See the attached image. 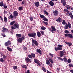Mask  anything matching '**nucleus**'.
<instances>
[{
	"label": "nucleus",
	"mask_w": 73,
	"mask_h": 73,
	"mask_svg": "<svg viewBox=\"0 0 73 73\" xmlns=\"http://www.w3.org/2000/svg\"><path fill=\"white\" fill-rule=\"evenodd\" d=\"M36 64L39 66H41V64L39 63V62L37 63Z\"/></svg>",
	"instance_id": "obj_61"
},
{
	"label": "nucleus",
	"mask_w": 73,
	"mask_h": 73,
	"mask_svg": "<svg viewBox=\"0 0 73 73\" xmlns=\"http://www.w3.org/2000/svg\"><path fill=\"white\" fill-rule=\"evenodd\" d=\"M64 61L65 62H67V59L66 58H63Z\"/></svg>",
	"instance_id": "obj_36"
},
{
	"label": "nucleus",
	"mask_w": 73,
	"mask_h": 73,
	"mask_svg": "<svg viewBox=\"0 0 73 73\" xmlns=\"http://www.w3.org/2000/svg\"><path fill=\"white\" fill-rule=\"evenodd\" d=\"M68 26L69 28H70L72 27V26H71V24H70V23L69 22H68L67 25Z\"/></svg>",
	"instance_id": "obj_21"
},
{
	"label": "nucleus",
	"mask_w": 73,
	"mask_h": 73,
	"mask_svg": "<svg viewBox=\"0 0 73 73\" xmlns=\"http://www.w3.org/2000/svg\"><path fill=\"white\" fill-rule=\"evenodd\" d=\"M48 60L51 63H53V60L52 59V58L50 57H49L48 58Z\"/></svg>",
	"instance_id": "obj_14"
},
{
	"label": "nucleus",
	"mask_w": 73,
	"mask_h": 73,
	"mask_svg": "<svg viewBox=\"0 0 73 73\" xmlns=\"http://www.w3.org/2000/svg\"><path fill=\"white\" fill-rule=\"evenodd\" d=\"M23 7H19V11H21V10H22V9H23Z\"/></svg>",
	"instance_id": "obj_43"
},
{
	"label": "nucleus",
	"mask_w": 73,
	"mask_h": 73,
	"mask_svg": "<svg viewBox=\"0 0 73 73\" xmlns=\"http://www.w3.org/2000/svg\"><path fill=\"white\" fill-rule=\"evenodd\" d=\"M2 56H3V58H6V57H7V56H5V55H3Z\"/></svg>",
	"instance_id": "obj_62"
},
{
	"label": "nucleus",
	"mask_w": 73,
	"mask_h": 73,
	"mask_svg": "<svg viewBox=\"0 0 73 73\" xmlns=\"http://www.w3.org/2000/svg\"><path fill=\"white\" fill-rule=\"evenodd\" d=\"M4 59H3V58H1L0 59V61H1V62H4Z\"/></svg>",
	"instance_id": "obj_47"
},
{
	"label": "nucleus",
	"mask_w": 73,
	"mask_h": 73,
	"mask_svg": "<svg viewBox=\"0 0 73 73\" xmlns=\"http://www.w3.org/2000/svg\"><path fill=\"white\" fill-rule=\"evenodd\" d=\"M54 15L55 16H57L58 15V12L57 10H55L53 12Z\"/></svg>",
	"instance_id": "obj_5"
},
{
	"label": "nucleus",
	"mask_w": 73,
	"mask_h": 73,
	"mask_svg": "<svg viewBox=\"0 0 73 73\" xmlns=\"http://www.w3.org/2000/svg\"><path fill=\"white\" fill-rule=\"evenodd\" d=\"M31 56L32 57V58L33 57V58H34L35 57V54L32 53L31 54Z\"/></svg>",
	"instance_id": "obj_32"
},
{
	"label": "nucleus",
	"mask_w": 73,
	"mask_h": 73,
	"mask_svg": "<svg viewBox=\"0 0 73 73\" xmlns=\"http://www.w3.org/2000/svg\"><path fill=\"white\" fill-rule=\"evenodd\" d=\"M1 54L2 56L4 55V54H3V52H1Z\"/></svg>",
	"instance_id": "obj_63"
},
{
	"label": "nucleus",
	"mask_w": 73,
	"mask_h": 73,
	"mask_svg": "<svg viewBox=\"0 0 73 73\" xmlns=\"http://www.w3.org/2000/svg\"><path fill=\"white\" fill-rule=\"evenodd\" d=\"M71 62V60H70V58H69L67 62L68 63H70Z\"/></svg>",
	"instance_id": "obj_44"
},
{
	"label": "nucleus",
	"mask_w": 73,
	"mask_h": 73,
	"mask_svg": "<svg viewBox=\"0 0 73 73\" xmlns=\"http://www.w3.org/2000/svg\"><path fill=\"white\" fill-rule=\"evenodd\" d=\"M2 32H3V33H4V32H9L8 29L5 28V27H3V30H2Z\"/></svg>",
	"instance_id": "obj_6"
},
{
	"label": "nucleus",
	"mask_w": 73,
	"mask_h": 73,
	"mask_svg": "<svg viewBox=\"0 0 73 73\" xmlns=\"http://www.w3.org/2000/svg\"><path fill=\"white\" fill-rule=\"evenodd\" d=\"M17 69V66H14L13 67V69H14V70H16Z\"/></svg>",
	"instance_id": "obj_38"
},
{
	"label": "nucleus",
	"mask_w": 73,
	"mask_h": 73,
	"mask_svg": "<svg viewBox=\"0 0 73 73\" xmlns=\"http://www.w3.org/2000/svg\"><path fill=\"white\" fill-rule=\"evenodd\" d=\"M64 11H65V12H66L68 13H69V11H68V9H64Z\"/></svg>",
	"instance_id": "obj_49"
},
{
	"label": "nucleus",
	"mask_w": 73,
	"mask_h": 73,
	"mask_svg": "<svg viewBox=\"0 0 73 73\" xmlns=\"http://www.w3.org/2000/svg\"><path fill=\"white\" fill-rule=\"evenodd\" d=\"M49 3L51 6H53L54 5V3L52 1H50Z\"/></svg>",
	"instance_id": "obj_15"
},
{
	"label": "nucleus",
	"mask_w": 73,
	"mask_h": 73,
	"mask_svg": "<svg viewBox=\"0 0 73 73\" xmlns=\"http://www.w3.org/2000/svg\"><path fill=\"white\" fill-rule=\"evenodd\" d=\"M18 15V13L17 11H14L13 12V16L14 17H16Z\"/></svg>",
	"instance_id": "obj_11"
},
{
	"label": "nucleus",
	"mask_w": 73,
	"mask_h": 73,
	"mask_svg": "<svg viewBox=\"0 0 73 73\" xmlns=\"http://www.w3.org/2000/svg\"><path fill=\"white\" fill-rule=\"evenodd\" d=\"M68 28L69 27L67 26V25H65V26L64 27V29H68Z\"/></svg>",
	"instance_id": "obj_41"
},
{
	"label": "nucleus",
	"mask_w": 73,
	"mask_h": 73,
	"mask_svg": "<svg viewBox=\"0 0 73 73\" xmlns=\"http://www.w3.org/2000/svg\"><path fill=\"white\" fill-rule=\"evenodd\" d=\"M39 61L37 60L36 59H34V62L35 63H36L37 64V63L38 62H39Z\"/></svg>",
	"instance_id": "obj_31"
},
{
	"label": "nucleus",
	"mask_w": 73,
	"mask_h": 73,
	"mask_svg": "<svg viewBox=\"0 0 73 73\" xmlns=\"http://www.w3.org/2000/svg\"><path fill=\"white\" fill-rule=\"evenodd\" d=\"M9 17H10L11 19H12V18H13V15H12V14H11L9 16Z\"/></svg>",
	"instance_id": "obj_56"
},
{
	"label": "nucleus",
	"mask_w": 73,
	"mask_h": 73,
	"mask_svg": "<svg viewBox=\"0 0 73 73\" xmlns=\"http://www.w3.org/2000/svg\"><path fill=\"white\" fill-rule=\"evenodd\" d=\"M65 43L66 44H67L68 46H71L72 45V43L69 42H65Z\"/></svg>",
	"instance_id": "obj_9"
},
{
	"label": "nucleus",
	"mask_w": 73,
	"mask_h": 73,
	"mask_svg": "<svg viewBox=\"0 0 73 73\" xmlns=\"http://www.w3.org/2000/svg\"><path fill=\"white\" fill-rule=\"evenodd\" d=\"M65 36L66 37H69L70 38H73V35L71 34H65Z\"/></svg>",
	"instance_id": "obj_4"
},
{
	"label": "nucleus",
	"mask_w": 73,
	"mask_h": 73,
	"mask_svg": "<svg viewBox=\"0 0 73 73\" xmlns=\"http://www.w3.org/2000/svg\"><path fill=\"white\" fill-rule=\"evenodd\" d=\"M42 69L43 70L44 72H46V70L45 69V68L44 67H42Z\"/></svg>",
	"instance_id": "obj_54"
},
{
	"label": "nucleus",
	"mask_w": 73,
	"mask_h": 73,
	"mask_svg": "<svg viewBox=\"0 0 73 73\" xmlns=\"http://www.w3.org/2000/svg\"><path fill=\"white\" fill-rule=\"evenodd\" d=\"M25 61L27 62H30L31 61V59H29L28 58H26L25 59Z\"/></svg>",
	"instance_id": "obj_17"
},
{
	"label": "nucleus",
	"mask_w": 73,
	"mask_h": 73,
	"mask_svg": "<svg viewBox=\"0 0 73 73\" xmlns=\"http://www.w3.org/2000/svg\"><path fill=\"white\" fill-rule=\"evenodd\" d=\"M17 41L19 42H23V38H19V39H17Z\"/></svg>",
	"instance_id": "obj_12"
},
{
	"label": "nucleus",
	"mask_w": 73,
	"mask_h": 73,
	"mask_svg": "<svg viewBox=\"0 0 73 73\" xmlns=\"http://www.w3.org/2000/svg\"><path fill=\"white\" fill-rule=\"evenodd\" d=\"M40 33H41L42 35H44V31H40Z\"/></svg>",
	"instance_id": "obj_51"
},
{
	"label": "nucleus",
	"mask_w": 73,
	"mask_h": 73,
	"mask_svg": "<svg viewBox=\"0 0 73 73\" xmlns=\"http://www.w3.org/2000/svg\"><path fill=\"white\" fill-rule=\"evenodd\" d=\"M62 24L64 25H65L66 24V22H65V20H62Z\"/></svg>",
	"instance_id": "obj_26"
},
{
	"label": "nucleus",
	"mask_w": 73,
	"mask_h": 73,
	"mask_svg": "<svg viewBox=\"0 0 73 73\" xmlns=\"http://www.w3.org/2000/svg\"><path fill=\"white\" fill-rule=\"evenodd\" d=\"M43 23H44V24H45L46 25H48V23L47 22L43 21Z\"/></svg>",
	"instance_id": "obj_40"
},
{
	"label": "nucleus",
	"mask_w": 73,
	"mask_h": 73,
	"mask_svg": "<svg viewBox=\"0 0 73 73\" xmlns=\"http://www.w3.org/2000/svg\"><path fill=\"white\" fill-rule=\"evenodd\" d=\"M64 32L66 33H69V31L68 30H65L64 31Z\"/></svg>",
	"instance_id": "obj_50"
},
{
	"label": "nucleus",
	"mask_w": 73,
	"mask_h": 73,
	"mask_svg": "<svg viewBox=\"0 0 73 73\" xmlns=\"http://www.w3.org/2000/svg\"><path fill=\"white\" fill-rule=\"evenodd\" d=\"M28 35L29 37H35L36 36V33H29L28 34Z\"/></svg>",
	"instance_id": "obj_3"
},
{
	"label": "nucleus",
	"mask_w": 73,
	"mask_h": 73,
	"mask_svg": "<svg viewBox=\"0 0 73 73\" xmlns=\"http://www.w3.org/2000/svg\"><path fill=\"white\" fill-rule=\"evenodd\" d=\"M7 43L8 44V45H10L11 44V41H8L7 42Z\"/></svg>",
	"instance_id": "obj_53"
},
{
	"label": "nucleus",
	"mask_w": 73,
	"mask_h": 73,
	"mask_svg": "<svg viewBox=\"0 0 73 73\" xmlns=\"http://www.w3.org/2000/svg\"><path fill=\"white\" fill-rule=\"evenodd\" d=\"M37 35L38 36V37H40V36H41V33L40 32L38 31L37 33Z\"/></svg>",
	"instance_id": "obj_18"
},
{
	"label": "nucleus",
	"mask_w": 73,
	"mask_h": 73,
	"mask_svg": "<svg viewBox=\"0 0 73 73\" xmlns=\"http://www.w3.org/2000/svg\"><path fill=\"white\" fill-rule=\"evenodd\" d=\"M69 16L72 19H73V16L72 14L71 13H70L69 14Z\"/></svg>",
	"instance_id": "obj_22"
},
{
	"label": "nucleus",
	"mask_w": 73,
	"mask_h": 73,
	"mask_svg": "<svg viewBox=\"0 0 73 73\" xmlns=\"http://www.w3.org/2000/svg\"><path fill=\"white\" fill-rule=\"evenodd\" d=\"M1 35L2 36H3V37H5V34H4L3 33V34H1Z\"/></svg>",
	"instance_id": "obj_57"
},
{
	"label": "nucleus",
	"mask_w": 73,
	"mask_h": 73,
	"mask_svg": "<svg viewBox=\"0 0 73 73\" xmlns=\"http://www.w3.org/2000/svg\"><path fill=\"white\" fill-rule=\"evenodd\" d=\"M23 49L25 50H27V48L25 47H23Z\"/></svg>",
	"instance_id": "obj_59"
},
{
	"label": "nucleus",
	"mask_w": 73,
	"mask_h": 73,
	"mask_svg": "<svg viewBox=\"0 0 73 73\" xmlns=\"http://www.w3.org/2000/svg\"><path fill=\"white\" fill-rule=\"evenodd\" d=\"M58 50H62V45H60L59 44L58 45Z\"/></svg>",
	"instance_id": "obj_7"
},
{
	"label": "nucleus",
	"mask_w": 73,
	"mask_h": 73,
	"mask_svg": "<svg viewBox=\"0 0 73 73\" xmlns=\"http://www.w3.org/2000/svg\"><path fill=\"white\" fill-rule=\"evenodd\" d=\"M7 49L9 51H10V52H12V50L9 47H7Z\"/></svg>",
	"instance_id": "obj_23"
},
{
	"label": "nucleus",
	"mask_w": 73,
	"mask_h": 73,
	"mask_svg": "<svg viewBox=\"0 0 73 73\" xmlns=\"http://www.w3.org/2000/svg\"><path fill=\"white\" fill-rule=\"evenodd\" d=\"M36 52L39 53H41V50L39 49H37Z\"/></svg>",
	"instance_id": "obj_34"
},
{
	"label": "nucleus",
	"mask_w": 73,
	"mask_h": 73,
	"mask_svg": "<svg viewBox=\"0 0 73 73\" xmlns=\"http://www.w3.org/2000/svg\"><path fill=\"white\" fill-rule=\"evenodd\" d=\"M3 7L5 9H6L7 8V6L6 4H3Z\"/></svg>",
	"instance_id": "obj_37"
},
{
	"label": "nucleus",
	"mask_w": 73,
	"mask_h": 73,
	"mask_svg": "<svg viewBox=\"0 0 73 73\" xmlns=\"http://www.w3.org/2000/svg\"><path fill=\"white\" fill-rule=\"evenodd\" d=\"M56 21L58 23H61L62 21V19L61 18L59 17L56 19Z\"/></svg>",
	"instance_id": "obj_10"
},
{
	"label": "nucleus",
	"mask_w": 73,
	"mask_h": 73,
	"mask_svg": "<svg viewBox=\"0 0 73 73\" xmlns=\"http://www.w3.org/2000/svg\"><path fill=\"white\" fill-rule=\"evenodd\" d=\"M51 28L52 29V30L53 32H55L56 31V28L53 26H51Z\"/></svg>",
	"instance_id": "obj_20"
},
{
	"label": "nucleus",
	"mask_w": 73,
	"mask_h": 73,
	"mask_svg": "<svg viewBox=\"0 0 73 73\" xmlns=\"http://www.w3.org/2000/svg\"><path fill=\"white\" fill-rule=\"evenodd\" d=\"M55 50H56V51H57V50H58V47L57 48V47L55 48Z\"/></svg>",
	"instance_id": "obj_64"
},
{
	"label": "nucleus",
	"mask_w": 73,
	"mask_h": 73,
	"mask_svg": "<svg viewBox=\"0 0 73 73\" xmlns=\"http://www.w3.org/2000/svg\"><path fill=\"white\" fill-rule=\"evenodd\" d=\"M4 20L5 23H7L8 21V20L7 19V18L5 16H4Z\"/></svg>",
	"instance_id": "obj_19"
},
{
	"label": "nucleus",
	"mask_w": 73,
	"mask_h": 73,
	"mask_svg": "<svg viewBox=\"0 0 73 73\" xmlns=\"http://www.w3.org/2000/svg\"><path fill=\"white\" fill-rule=\"evenodd\" d=\"M61 2L63 4L64 6H65L66 4V3L65 2V1L64 0H61Z\"/></svg>",
	"instance_id": "obj_13"
},
{
	"label": "nucleus",
	"mask_w": 73,
	"mask_h": 73,
	"mask_svg": "<svg viewBox=\"0 0 73 73\" xmlns=\"http://www.w3.org/2000/svg\"><path fill=\"white\" fill-rule=\"evenodd\" d=\"M50 56L51 57H53V54L50 53H49V54Z\"/></svg>",
	"instance_id": "obj_55"
},
{
	"label": "nucleus",
	"mask_w": 73,
	"mask_h": 73,
	"mask_svg": "<svg viewBox=\"0 0 73 73\" xmlns=\"http://www.w3.org/2000/svg\"><path fill=\"white\" fill-rule=\"evenodd\" d=\"M64 51H60V56L62 57L64 56Z\"/></svg>",
	"instance_id": "obj_8"
},
{
	"label": "nucleus",
	"mask_w": 73,
	"mask_h": 73,
	"mask_svg": "<svg viewBox=\"0 0 73 73\" xmlns=\"http://www.w3.org/2000/svg\"><path fill=\"white\" fill-rule=\"evenodd\" d=\"M3 1H2L0 3V6L3 7Z\"/></svg>",
	"instance_id": "obj_39"
},
{
	"label": "nucleus",
	"mask_w": 73,
	"mask_h": 73,
	"mask_svg": "<svg viewBox=\"0 0 73 73\" xmlns=\"http://www.w3.org/2000/svg\"><path fill=\"white\" fill-rule=\"evenodd\" d=\"M8 45H9V44H8L7 42H6L5 43V45L6 46H8Z\"/></svg>",
	"instance_id": "obj_58"
},
{
	"label": "nucleus",
	"mask_w": 73,
	"mask_h": 73,
	"mask_svg": "<svg viewBox=\"0 0 73 73\" xmlns=\"http://www.w3.org/2000/svg\"><path fill=\"white\" fill-rule=\"evenodd\" d=\"M40 29L42 30H45L46 29V28L44 26H42L41 27Z\"/></svg>",
	"instance_id": "obj_27"
},
{
	"label": "nucleus",
	"mask_w": 73,
	"mask_h": 73,
	"mask_svg": "<svg viewBox=\"0 0 73 73\" xmlns=\"http://www.w3.org/2000/svg\"><path fill=\"white\" fill-rule=\"evenodd\" d=\"M32 45L33 46H34L35 45L36 46H38V42L36 40H32Z\"/></svg>",
	"instance_id": "obj_2"
},
{
	"label": "nucleus",
	"mask_w": 73,
	"mask_h": 73,
	"mask_svg": "<svg viewBox=\"0 0 73 73\" xmlns=\"http://www.w3.org/2000/svg\"><path fill=\"white\" fill-rule=\"evenodd\" d=\"M33 18L34 17H29V19H30L31 21H33Z\"/></svg>",
	"instance_id": "obj_45"
},
{
	"label": "nucleus",
	"mask_w": 73,
	"mask_h": 73,
	"mask_svg": "<svg viewBox=\"0 0 73 73\" xmlns=\"http://www.w3.org/2000/svg\"><path fill=\"white\" fill-rule=\"evenodd\" d=\"M14 23H15V21H12L11 22L10 24L11 25H13L14 24Z\"/></svg>",
	"instance_id": "obj_28"
},
{
	"label": "nucleus",
	"mask_w": 73,
	"mask_h": 73,
	"mask_svg": "<svg viewBox=\"0 0 73 73\" xmlns=\"http://www.w3.org/2000/svg\"><path fill=\"white\" fill-rule=\"evenodd\" d=\"M28 57L29 58H32V56L31 55H28Z\"/></svg>",
	"instance_id": "obj_46"
},
{
	"label": "nucleus",
	"mask_w": 73,
	"mask_h": 73,
	"mask_svg": "<svg viewBox=\"0 0 73 73\" xmlns=\"http://www.w3.org/2000/svg\"><path fill=\"white\" fill-rule=\"evenodd\" d=\"M16 36L17 37H21V34H16Z\"/></svg>",
	"instance_id": "obj_29"
},
{
	"label": "nucleus",
	"mask_w": 73,
	"mask_h": 73,
	"mask_svg": "<svg viewBox=\"0 0 73 73\" xmlns=\"http://www.w3.org/2000/svg\"><path fill=\"white\" fill-rule=\"evenodd\" d=\"M13 26H11V28L12 29H15L17 28H19V25L17 23H16L13 25Z\"/></svg>",
	"instance_id": "obj_1"
},
{
	"label": "nucleus",
	"mask_w": 73,
	"mask_h": 73,
	"mask_svg": "<svg viewBox=\"0 0 73 73\" xmlns=\"http://www.w3.org/2000/svg\"><path fill=\"white\" fill-rule=\"evenodd\" d=\"M39 2H36L35 3V5L36 7H38V6H39Z\"/></svg>",
	"instance_id": "obj_16"
},
{
	"label": "nucleus",
	"mask_w": 73,
	"mask_h": 73,
	"mask_svg": "<svg viewBox=\"0 0 73 73\" xmlns=\"http://www.w3.org/2000/svg\"><path fill=\"white\" fill-rule=\"evenodd\" d=\"M43 20L45 21H48V19H46V18L45 17L43 19Z\"/></svg>",
	"instance_id": "obj_35"
},
{
	"label": "nucleus",
	"mask_w": 73,
	"mask_h": 73,
	"mask_svg": "<svg viewBox=\"0 0 73 73\" xmlns=\"http://www.w3.org/2000/svg\"><path fill=\"white\" fill-rule=\"evenodd\" d=\"M40 16L41 18L42 19H44L45 17V16H44L43 15H41V14H40Z\"/></svg>",
	"instance_id": "obj_25"
},
{
	"label": "nucleus",
	"mask_w": 73,
	"mask_h": 73,
	"mask_svg": "<svg viewBox=\"0 0 73 73\" xmlns=\"http://www.w3.org/2000/svg\"><path fill=\"white\" fill-rule=\"evenodd\" d=\"M21 66H22V68H25V69H26V68H27V66L25 65H24V64H23Z\"/></svg>",
	"instance_id": "obj_30"
},
{
	"label": "nucleus",
	"mask_w": 73,
	"mask_h": 73,
	"mask_svg": "<svg viewBox=\"0 0 73 73\" xmlns=\"http://www.w3.org/2000/svg\"><path fill=\"white\" fill-rule=\"evenodd\" d=\"M71 7H70V6L69 5H66V8H67V9H70V8Z\"/></svg>",
	"instance_id": "obj_33"
},
{
	"label": "nucleus",
	"mask_w": 73,
	"mask_h": 73,
	"mask_svg": "<svg viewBox=\"0 0 73 73\" xmlns=\"http://www.w3.org/2000/svg\"><path fill=\"white\" fill-rule=\"evenodd\" d=\"M22 39L23 40H25V36L24 35H23L22 37Z\"/></svg>",
	"instance_id": "obj_60"
},
{
	"label": "nucleus",
	"mask_w": 73,
	"mask_h": 73,
	"mask_svg": "<svg viewBox=\"0 0 73 73\" xmlns=\"http://www.w3.org/2000/svg\"><path fill=\"white\" fill-rule=\"evenodd\" d=\"M26 2V1H25L24 0H23L22 1V3L23 4H24Z\"/></svg>",
	"instance_id": "obj_52"
},
{
	"label": "nucleus",
	"mask_w": 73,
	"mask_h": 73,
	"mask_svg": "<svg viewBox=\"0 0 73 73\" xmlns=\"http://www.w3.org/2000/svg\"><path fill=\"white\" fill-rule=\"evenodd\" d=\"M70 67H73V64H69L68 65Z\"/></svg>",
	"instance_id": "obj_48"
},
{
	"label": "nucleus",
	"mask_w": 73,
	"mask_h": 73,
	"mask_svg": "<svg viewBox=\"0 0 73 73\" xmlns=\"http://www.w3.org/2000/svg\"><path fill=\"white\" fill-rule=\"evenodd\" d=\"M44 14H45V15H48L49 13H48V12L44 10Z\"/></svg>",
	"instance_id": "obj_42"
},
{
	"label": "nucleus",
	"mask_w": 73,
	"mask_h": 73,
	"mask_svg": "<svg viewBox=\"0 0 73 73\" xmlns=\"http://www.w3.org/2000/svg\"><path fill=\"white\" fill-rule=\"evenodd\" d=\"M46 63L47 65H49L50 64V62L47 59L46 60Z\"/></svg>",
	"instance_id": "obj_24"
}]
</instances>
